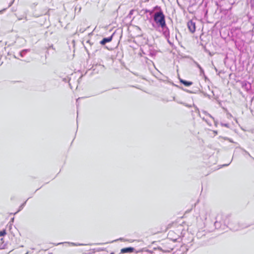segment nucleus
Returning a JSON list of instances; mask_svg holds the SVG:
<instances>
[{"instance_id": "nucleus-1", "label": "nucleus", "mask_w": 254, "mask_h": 254, "mask_svg": "<svg viewBox=\"0 0 254 254\" xmlns=\"http://www.w3.org/2000/svg\"><path fill=\"white\" fill-rule=\"evenodd\" d=\"M153 20L158 27L164 26L165 22V15L161 10L156 12L153 15Z\"/></svg>"}, {"instance_id": "nucleus-2", "label": "nucleus", "mask_w": 254, "mask_h": 254, "mask_svg": "<svg viewBox=\"0 0 254 254\" xmlns=\"http://www.w3.org/2000/svg\"><path fill=\"white\" fill-rule=\"evenodd\" d=\"M226 216V218H224L222 219H221V223L222 225H223L224 227L226 225H229L230 229L233 231H238L245 227L242 226H240L239 224H237V225H235L233 223H229L228 217H227V216Z\"/></svg>"}, {"instance_id": "nucleus-3", "label": "nucleus", "mask_w": 254, "mask_h": 254, "mask_svg": "<svg viewBox=\"0 0 254 254\" xmlns=\"http://www.w3.org/2000/svg\"><path fill=\"white\" fill-rule=\"evenodd\" d=\"M224 218H226V216L222 214H218L217 215V216L216 217V221L214 223V226L216 228L219 229L221 227H223V225H222L221 223V219H222Z\"/></svg>"}, {"instance_id": "nucleus-4", "label": "nucleus", "mask_w": 254, "mask_h": 254, "mask_svg": "<svg viewBox=\"0 0 254 254\" xmlns=\"http://www.w3.org/2000/svg\"><path fill=\"white\" fill-rule=\"evenodd\" d=\"M162 29V32L163 35L165 38H170V31L169 29L166 25V23H165L164 26H160Z\"/></svg>"}, {"instance_id": "nucleus-5", "label": "nucleus", "mask_w": 254, "mask_h": 254, "mask_svg": "<svg viewBox=\"0 0 254 254\" xmlns=\"http://www.w3.org/2000/svg\"><path fill=\"white\" fill-rule=\"evenodd\" d=\"M211 211L208 209L202 210L200 213V217L203 220H206L210 216Z\"/></svg>"}, {"instance_id": "nucleus-6", "label": "nucleus", "mask_w": 254, "mask_h": 254, "mask_svg": "<svg viewBox=\"0 0 254 254\" xmlns=\"http://www.w3.org/2000/svg\"><path fill=\"white\" fill-rule=\"evenodd\" d=\"M188 27L190 31L193 33L195 31V24L192 20H190L188 22Z\"/></svg>"}, {"instance_id": "nucleus-7", "label": "nucleus", "mask_w": 254, "mask_h": 254, "mask_svg": "<svg viewBox=\"0 0 254 254\" xmlns=\"http://www.w3.org/2000/svg\"><path fill=\"white\" fill-rule=\"evenodd\" d=\"M242 87L246 91H249L251 88V84L250 83L247 81H243L242 83Z\"/></svg>"}, {"instance_id": "nucleus-8", "label": "nucleus", "mask_w": 254, "mask_h": 254, "mask_svg": "<svg viewBox=\"0 0 254 254\" xmlns=\"http://www.w3.org/2000/svg\"><path fill=\"white\" fill-rule=\"evenodd\" d=\"M135 249L132 247L125 248L122 249L121 250V253L125 254V253H132L134 251Z\"/></svg>"}, {"instance_id": "nucleus-9", "label": "nucleus", "mask_w": 254, "mask_h": 254, "mask_svg": "<svg viewBox=\"0 0 254 254\" xmlns=\"http://www.w3.org/2000/svg\"><path fill=\"white\" fill-rule=\"evenodd\" d=\"M112 38H113V36H111L107 37V38H105L100 42V43L102 45H104L107 43L111 42L112 40Z\"/></svg>"}, {"instance_id": "nucleus-10", "label": "nucleus", "mask_w": 254, "mask_h": 254, "mask_svg": "<svg viewBox=\"0 0 254 254\" xmlns=\"http://www.w3.org/2000/svg\"><path fill=\"white\" fill-rule=\"evenodd\" d=\"M180 82L186 86H189L192 84L191 81H188L183 79H180Z\"/></svg>"}, {"instance_id": "nucleus-11", "label": "nucleus", "mask_w": 254, "mask_h": 254, "mask_svg": "<svg viewBox=\"0 0 254 254\" xmlns=\"http://www.w3.org/2000/svg\"><path fill=\"white\" fill-rule=\"evenodd\" d=\"M28 51H29L28 50H23L21 52H20V55L21 56V57H23L25 55V54L27 53Z\"/></svg>"}, {"instance_id": "nucleus-12", "label": "nucleus", "mask_w": 254, "mask_h": 254, "mask_svg": "<svg viewBox=\"0 0 254 254\" xmlns=\"http://www.w3.org/2000/svg\"><path fill=\"white\" fill-rule=\"evenodd\" d=\"M26 203V201L25 202H24L20 207H19V208L18 209V210L15 213V214H16V213H17L18 212L20 211L21 210H22L24 206V205Z\"/></svg>"}, {"instance_id": "nucleus-13", "label": "nucleus", "mask_w": 254, "mask_h": 254, "mask_svg": "<svg viewBox=\"0 0 254 254\" xmlns=\"http://www.w3.org/2000/svg\"><path fill=\"white\" fill-rule=\"evenodd\" d=\"M134 12V9H131L130 11H129V13H128V15H127V17H129L130 18H131V15L133 14V12Z\"/></svg>"}, {"instance_id": "nucleus-14", "label": "nucleus", "mask_w": 254, "mask_h": 254, "mask_svg": "<svg viewBox=\"0 0 254 254\" xmlns=\"http://www.w3.org/2000/svg\"><path fill=\"white\" fill-rule=\"evenodd\" d=\"M6 234V231L5 230H3L0 232V237L4 236Z\"/></svg>"}, {"instance_id": "nucleus-15", "label": "nucleus", "mask_w": 254, "mask_h": 254, "mask_svg": "<svg viewBox=\"0 0 254 254\" xmlns=\"http://www.w3.org/2000/svg\"><path fill=\"white\" fill-rule=\"evenodd\" d=\"M86 29L85 28H80L78 29V32L80 33H83L85 31Z\"/></svg>"}, {"instance_id": "nucleus-16", "label": "nucleus", "mask_w": 254, "mask_h": 254, "mask_svg": "<svg viewBox=\"0 0 254 254\" xmlns=\"http://www.w3.org/2000/svg\"><path fill=\"white\" fill-rule=\"evenodd\" d=\"M221 125L222 126L225 127H229V124H228L221 123Z\"/></svg>"}, {"instance_id": "nucleus-17", "label": "nucleus", "mask_w": 254, "mask_h": 254, "mask_svg": "<svg viewBox=\"0 0 254 254\" xmlns=\"http://www.w3.org/2000/svg\"><path fill=\"white\" fill-rule=\"evenodd\" d=\"M166 39L167 40L168 42L169 43L170 45H173V43L171 42L170 40V38H166Z\"/></svg>"}, {"instance_id": "nucleus-18", "label": "nucleus", "mask_w": 254, "mask_h": 254, "mask_svg": "<svg viewBox=\"0 0 254 254\" xmlns=\"http://www.w3.org/2000/svg\"><path fill=\"white\" fill-rule=\"evenodd\" d=\"M195 64H196V65L197 66V67L200 69V68H201V67L200 66V65L196 62H195Z\"/></svg>"}, {"instance_id": "nucleus-19", "label": "nucleus", "mask_w": 254, "mask_h": 254, "mask_svg": "<svg viewBox=\"0 0 254 254\" xmlns=\"http://www.w3.org/2000/svg\"><path fill=\"white\" fill-rule=\"evenodd\" d=\"M224 139H225V140H229V141L230 142H233V141L231 139L228 138H227V137H225V138H224Z\"/></svg>"}, {"instance_id": "nucleus-20", "label": "nucleus", "mask_w": 254, "mask_h": 254, "mask_svg": "<svg viewBox=\"0 0 254 254\" xmlns=\"http://www.w3.org/2000/svg\"><path fill=\"white\" fill-rule=\"evenodd\" d=\"M203 113H204L205 114H206V115H207L209 116L210 117L212 118V116H211L210 115H209L208 113H207L206 111H204V112H203Z\"/></svg>"}, {"instance_id": "nucleus-21", "label": "nucleus", "mask_w": 254, "mask_h": 254, "mask_svg": "<svg viewBox=\"0 0 254 254\" xmlns=\"http://www.w3.org/2000/svg\"><path fill=\"white\" fill-rule=\"evenodd\" d=\"M199 70H200V73H204V70H203V69L202 68V67H201V68H200L199 69Z\"/></svg>"}, {"instance_id": "nucleus-22", "label": "nucleus", "mask_w": 254, "mask_h": 254, "mask_svg": "<svg viewBox=\"0 0 254 254\" xmlns=\"http://www.w3.org/2000/svg\"><path fill=\"white\" fill-rule=\"evenodd\" d=\"M172 250V249H170V250H165V252H171Z\"/></svg>"}, {"instance_id": "nucleus-23", "label": "nucleus", "mask_w": 254, "mask_h": 254, "mask_svg": "<svg viewBox=\"0 0 254 254\" xmlns=\"http://www.w3.org/2000/svg\"><path fill=\"white\" fill-rule=\"evenodd\" d=\"M252 5L254 7V0H252Z\"/></svg>"}, {"instance_id": "nucleus-24", "label": "nucleus", "mask_w": 254, "mask_h": 254, "mask_svg": "<svg viewBox=\"0 0 254 254\" xmlns=\"http://www.w3.org/2000/svg\"><path fill=\"white\" fill-rule=\"evenodd\" d=\"M246 153L249 155V156L251 157L250 154H249L247 151H245Z\"/></svg>"}, {"instance_id": "nucleus-25", "label": "nucleus", "mask_w": 254, "mask_h": 254, "mask_svg": "<svg viewBox=\"0 0 254 254\" xmlns=\"http://www.w3.org/2000/svg\"><path fill=\"white\" fill-rule=\"evenodd\" d=\"M172 233H173V232H169V235H171Z\"/></svg>"}, {"instance_id": "nucleus-26", "label": "nucleus", "mask_w": 254, "mask_h": 254, "mask_svg": "<svg viewBox=\"0 0 254 254\" xmlns=\"http://www.w3.org/2000/svg\"><path fill=\"white\" fill-rule=\"evenodd\" d=\"M80 99V98H78V99H76V102L77 103L78 102V100Z\"/></svg>"}, {"instance_id": "nucleus-27", "label": "nucleus", "mask_w": 254, "mask_h": 254, "mask_svg": "<svg viewBox=\"0 0 254 254\" xmlns=\"http://www.w3.org/2000/svg\"><path fill=\"white\" fill-rule=\"evenodd\" d=\"M13 1H12L11 2V3H10V4H9V6H11V4H12V3H13Z\"/></svg>"}, {"instance_id": "nucleus-28", "label": "nucleus", "mask_w": 254, "mask_h": 254, "mask_svg": "<svg viewBox=\"0 0 254 254\" xmlns=\"http://www.w3.org/2000/svg\"><path fill=\"white\" fill-rule=\"evenodd\" d=\"M87 42V43H89L90 44H90V42H89V41H88Z\"/></svg>"}, {"instance_id": "nucleus-29", "label": "nucleus", "mask_w": 254, "mask_h": 254, "mask_svg": "<svg viewBox=\"0 0 254 254\" xmlns=\"http://www.w3.org/2000/svg\"><path fill=\"white\" fill-rule=\"evenodd\" d=\"M150 54L151 55H152V56H153V54L152 53H150Z\"/></svg>"}, {"instance_id": "nucleus-30", "label": "nucleus", "mask_w": 254, "mask_h": 254, "mask_svg": "<svg viewBox=\"0 0 254 254\" xmlns=\"http://www.w3.org/2000/svg\"><path fill=\"white\" fill-rule=\"evenodd\" d=\"M72 244L73 245H76V244H75L74 243H72Z\"/></svg>"}, {"instance_id": "nucleus-31", "label": "nucleus", "mask_w": 254, "mask_h": 254, "mask_svg": "<svg viewBox=\"0 0 254 254\" xmlns=\"http://www.w3.org/2000/svg\"><path fill=\"white\" fill-rule=\"evenodd\" d=\"M215 133L217 134V131H214Z\"/></svg>"}, {"instance_id": "nucleus-32", "label": "nucleus", "mask_w": 254, "mask_h": 254, "mask_svg": "<svg viewBox=\"0 0 254 254\" xmlns=\"http://www.w3.org/2000/svg\"><path fill=\"white\" fill-rule=\"evenodd\" d=\"M215 69L216 70V71L217 70V68H215Z\"/></svg>"}, {"instance_id": "nucleus-33", "label": "nucleus", "mask_w": 254, "mask_h": 254, "mask_svg": "<svg viewBox=\"0 0 254 254\" xmlns=\"http://www.w3.org/2000/svg\"><path fill=\"white\" fill-rule=\"evenodd\" d=\"M227 165H228L227 164H226V165H224V166H226Z\"/></svg>"}, {"instance_id": "nucleus-34", "label": "nucleus", "mask_w": 254, "mask_h": 254, "mask_svg": "<svg viewBox=\"0 0 254 254\" xmlns=\"http://www.w3.org/2000/svg\"><path fill=\"white\" fill-rule=\"evenodd\" d=\"M78 245L81 246V245H83V244H79Z\"/></svg>"}, {"instance_id": "nucleus-35", "label": "nucleus", "mask_w": 254, "mask_h": 254, "mask_svg": "<svg viewBox=\"0 0 254 254\" xmlns=\"http://www.w3.org/2000/svg\"><path fill=\"white\" fill-rule=\"evenodd\" d=\"M111 254H114V253H112Z\"/></svg>"}]
</instances>
